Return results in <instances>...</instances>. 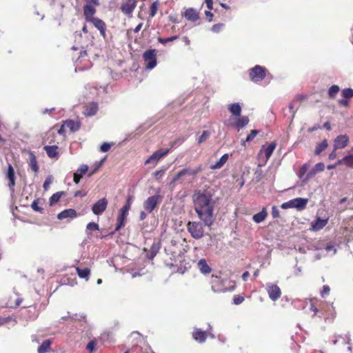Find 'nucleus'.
Returning a JSON list of instances; mask_svg holds the SVG:
<instances>
[{
	"mask_svg": "<svg viewBox=\"0 0 353 353\" xmlns=\"http://www.w3.org/2000/svg\"><path fill=\"white\" fill-rule=\"evenodd\" d=\"M211 190H199L192 195L194 209L205 225L210 228L214 221L216 199Z\"/></svg>",
	"mask_w": 353,
	"mask_h": 353,
	"instance_id": "1",
	"label": "nucleus"
},
{
	"mask_svg": "<svg viewBox=\"0 0 353 353\" xmlns=\"http://www.w3.org/2000/svg\"><path fill=\"white\" fill-rule=\"evenodd\" d=\"M201 165H199L196 168H190L187 167L181 169L173 177L172 180L170 182V184H173L177 181L181 180V181H184L188 180V177L194 178L195 177L199 172L202 171Z\"/></svg>",
	"mask_w": 353,
	"mask_h": 353,
	"instance_id": "2",
	"label": "nucleus"
},
{
	"mask_svg": "<svg viewBox=\"0 0 353 353\" xmlns=\"http://www.w3.org/2000/svg\"><path fill=\"white\" fill-rule=\"evenodd\" d=\"M203 225L200 221H188L187 223V230L191 236L195 239H200L204 235Z\"/></svg>",
	"mask_w": 353,
	"mask_h": 353,
	"instance_id": "3",
	"label": "nucleus"
},
{
	"mask_svg": "<svg viewBox=\"0 0 353 353\" xmlns=\"http://www.w3.org/2000/svg\"><path fill=\"white\" fill-rule=\"evenodd\" d=\"M268 70L265 68L256 65L254 68L250 69L249 75L251 81L253 82H259L262 81L265 77Z\"/></svg>",
	"mask_w": 353,
	"mask_h": 353,
	"instance_id": "4",
	"label": "nucleus"
},
{
	"mask_svg": "<svg viewBox=\"0 0 353 353\" xmlns=\"http://www.w3.org/2000/svg\"><path fill=\"white\" fill-rule=\"evenodd\" d=\"M132 203V198L128 196L125 204L121 208L119 212V214L117 218V224L115 230L118 231L121 227H123L124 221L128 215V211L130 208Z\"/></svg>",
	"mask_w": 353,
	"mask_h": 353,
	"instance_id": "5",
	"label": "nucleus"
},
{
	"mask_svg": "<svg viewBox=\"0 0 353 353\" xmlns=\"http://www.w3.org/2000/svg\"><path fill=\"white\" fill-rule=\"evenodd\" d=\"M143 58L147 69L152 70L157 65V53L155 50H146L143 53Z\"/></svg>",
	"mask_w": 353,
	"mask_h": 353,
	"instance_id": "6",
	"label": "nucleus"
},
{
	"mask_svg": "<svg viewBox=\"0 0 353 353\" xmlns=\"http://www.w3.org/2000/svg\"><path fill=\"white\" fill-rule=\"evenodd\" d=\"M161 202V196L155 194L149 196L143 203V208L148 213H151Z\"/></svg>",
	"mask_w": 353,
	"mask_h": 353,
	"instance_id": "7",
	"label": "nucleus"
},
{
	"mask_svg": "<svg viewBox=\"0 0 353 353\" xmlns=\"http://www.w3.org/2000/svg\"><path fill=\"white\" fill-rule=\"evenodd\" d=\"M266 286L270 299L273 301H277L281 295V290L279 287L271 283H267Z\"/></svg>",
	"mask_w": 353,
	"mask_h": 353,
	"instance_id": "8",
	"label": "nucleus"
},
{
	"mask_svg": "<svg viewBox=\"0 0 353 353\" xmlns=\"http://www.w3.org/2000/svg\"><path fill=\"white\" fill-rule=\"evenodd\" d=\"M169 153V150H159L154 152L145 162V164L153 163L156 165L157 162L163 157L166 156Z\"/></svg>",
	"mask_w": 353,
	"mask_h": 353,
	"instance_id": "9",
	"label": "nucleus"
},
{
	"mask_svg": "<svg viewBox=\"0 0 353 353\" xmlns=\"http://www.w3.org/2000/svg\"><path fill=\"white\" fill-rule=\"evenodd\" d=\"M276 147V143L275 142H272L268 145H263L258 154V157L263 155L266 160H269Z\"/></svg>",
	"mask_w": 353,
	"mask_h": 353,
	"instance_id": "10",
	"label": "nucleus"
},
{
	"mask_svg": "<svg viewBox=\"0 0 353 353\" xmlns=\"http://www.w3.org/2000/svg\"><path fill=\"white\" fill-rule=\"evenodd\" d=\"M107 205L108 200L105 198L99 199L92 205V212L96 215H100L105 210Z\"/></svg>",
	"mask_w": 353,
	"mask_h": 353,
	"instance_id": "11",
	"label": "nucleus"
},
{
	"mask_svg": "<svg viewBox=\"0 0 353 353\" xmlns=\"http://www.w3.org/2000/svg\"><path fill=\"white\" fill-rule=\"evenodd\" d=\"M136 5V0H127L121 4V10L124 14L130 16L134 10Z\"/></svg>",
	"mask_w": 353,
	"mask_h": 353,
	"instance_id": "12",
	"label": "nucleus"
},
{
	"mask_svg": "<svg viewBox=\"0 0 353 353\" xmlns=\"http://www.w3.org/2000/svg\"><path fill=\"white\" fill-rule=\"evenodd\" d=\"M349 143V137L344 135H339L334 139V148L335 150L345 148Z\"/></svg>",
	"mask_w": 353,
	"mask_h": 353,
	"instance_id": "13",
	"label": "nucleus"
},
{
	"mask_svg": "<svg viewBox=\"0 0 353 353\" xmlns=\"http://www.w3.org/2000/svg\"><path fill=\"white\" fill-rule=\"evenodd\" d=\"M96 12L94 6L90 5V3H85L83 7V14L85 16L86 21H90L92 19H95L94 15Z\"/></svg>",
	"mask_w": 353,
	"mask_h": 353,
	"instance_id": "14",
	"label": "nucleus"
},
{
	"mask_svg": "<svg viewBox=\"0 0 353 353\" xmlns=\"http://www.w3.org/2000/svg\"><path fill=\"white\" fill-rule=\"evenodd\" d=\"M89 22H92L93 23V25L94 26V27L99 30L101 35L103 38H105L106 25L103 21H102L101 19H100L99 18H95V19H92V20L90 21Z\"/></svg>",
	"mask_w": 353,
	"mask_h": 353,
	"instance_id": "15",
	"label": "nucleus"
},
{
	"mask_svg": "<svg viewBox=\"0 0 353 353\" xmlns=\"http://www.w3.org/2000/svg\"><path fill=\"white\" fill-rule=\"evenodd\" d=\"M28 154H29V166L34 173H37L39 172V165L36 156L34 155V152L30 150L28 151Z\"/></svg>",
	"mask_w": 353,
	"mask_h": 353,
	"instance_id": "16",
	"label": "nucleus"
},
{
	"mask_svg": "<svg viewBox=\"0 0 353 353\" xmlns=\"http://www.w3.org/2000/svg\"><path fill=\"white\" fill-rule=\"evenodd\" d=\"M7 179L10 181L8 183V187L11 190L12 192L14 191L13 187L15 185V176L14 168H12L11 164L8 165L7 175Z\"/></svg>",
	"mask_w": 353,
	"mask_h": 353,
	"instance_id": "17",
	"label": "nucleus"
},
{
	"mask_svg": "<svg viewBox=\"0 0 353 353\" xmlns=\"http://www.w3.org/2000/svg\"><path fill=\"white\" fill-rule=\"evenodd\" d=\"M88 170V166L87 165H81L79 168L77 170V171L74 174L73 179L74 182L76 184H78L82 177V176L85 174V172Z\"/></svg>",
	"mask_w": 353,
	"mask_h": 353,
	"instance_id": "18",
	"label": "nucleus"
},
{
	"mask_svg": "<svg viewBox=\"0 0 353 353\" xmlns=\"http://www.w3.org/2000/svg\"><path fill=\"white\" fill-rule=\"evenodd\" d=\"M77 215V212L74 209H67L59 213L57 218L59 220H63L67 218H75Z\"/></svg>",
	"mask_w": 353,
	"mask_h": 353,
	"instance_id": "19",
	"label": "nucleus"
},
{
	"mask_svg": "<svg viewBox=\"0 0 353 353\" xmlns=\"http://www.w3.org/2000/svg\"><path fill=\"white\" fill-rule=\"evenodd\" d=\"M187 20L194 22L199 19V14L196 10L192 8L187 9L184 14Z\"/></svg>",
	"mask_w": 353,
	"mask_h": 353,
	"instance_id": "20",
	"label": "nucleus"
},
{
	"mask_svg": "<svg viewBox=\"0 0 353 353\" xmlns=\"http://www.w3.org/2000/svg\"><path fill=\"white\" fill-rule=\"evenodd\" d=\"M197 266L200 272L203 274H209L212 270L204 259H201L199 261Z\"/></svg>",
	"mask_w": 353,
	"mask_h": 353,
	"instance_id": "21",
	"label": "nucleus"
},
{
	"mask_svg": "<svg viewBox=\"0 0 353 353\" xmlns=\"http://www.w3.org/2000/svg\"><path fill=\"white\" fill-rule=\"evenodd\" d=\"M194 339L199 343H203L206 339V332L201 329H196L192 333Z\"/></svg>",
	"mask_w": 353,
	"mask_h": 353,
	"instance_id": "22",
	"label": "nucleus"
},
{
	"mask_svg": "<svg viewBox=\"0 0 353 353\" xmlns=\"http://www.w3.org/2000/svg\"><path fill=\"white\" fill-rule=\"evenodd\" d=\"M98 110V105L95 103L89 104L85 108L83 114L87 117H91L94 115Z\"/></svg>",
	"mask_w": 353,
	"mask_h": 353,
	"instance_id": "23",
	"label": "nucleus"
},
{
	"mask_svg": "<svg viewBox=\"0 0 353 353\" xmlns=\"http://www.w3.org/2000/svg\"><path fill=\"white\" fill-rule=\"evenodd\" d=\"M228 157L229 155L228 154H223L217 162L210 165V168L212 170L220 169L227 162Z\"/></svg>",
	"mask_w": 353,
	"mask_h": 353,
	"instance_id": "24",
	"label": "nucleus"
},
{
	"mask_svg": "<svg viewBox=\"0 0 353 353\" xmlns=\"http://www.w3.org/2000/svg\"><path fill=\"white\" fill-rule=\"evenodd\" d=\"M64 126L70 129L71 132H76L80 128V123L73 120H67L64 122Z\"/></svg>",
	"mask_w": 353,
	"mask_h": 353,
	"instance_id": "25",
	"label": "nucleus"
},
{
	"mask_svg": "<svg viewBox=\"0 0 353 353\" xmlns=\"http://www.w3.org/2000/svg\"><path fill=\"white\" fill-rule=\"evenodd\" d=\"M58 147L57 145H46L44 150L50 158H55L58 157Z\"/></svg>",
	"mask_w": 353,
	"mask_h": 353,
	"instance_id": "26",
	"label": "nucleus"
},
{
	"mask_svg": "<svg viewBox=\"0 0 353 353\" xmlns=\"http://www.w3.org/2000/svg\"><path fill=\"white\" fill-rule=\"evenodd\" d=\"M267 215H268V213L265 210V208H263V210L261 212L255 214L252 216V219L255 223H259L265 219Z\"/></svg>",
	"mask_w": 353,
	"mask_h": 353,
	"instance_id": "27",
	"label": "nucleus"
},
{
	"mask_svg": "<svg viewBox=\"0 0 353 353\" xmlns=\"http://www.w3.org/2000/svg\"><path fill=\"white\" fill-rule=\"evenodd\" d=\"M292 201L294 208L302 210L305 207L307 203V199L303 198H296L292 199Z\"/></svg>",
	"mask_w": 353,
	"mask_h": 353,
	"instance_id": "28",
	"label": "nucleus"
},
{
	"mask_svg": "<svg viewBox=\"0 0 353 353\" xmlns=\"http://www.w3.org/2000/svg\"><path fill=\"white\" fill-rule=\"evenodd\" d=\"M303 99L302 96H297L289 105V109L291 112H292V116L294 117L295 112L298 109V103L301 101Z\"/></svg>",
	"mask_w": 353,
	"mask_h": 353,
	"instance_id": "29",
	"label": "nucleus"
},
{
	"mask_svg": "<svg viewBox=\"0 0 353 353\" xmlns=\"http://www.w3.org/2000/svg\"><path fill=\"white\" fill-rule=\"evenodd\" d=\"M228 110L234 116H240L241 107L239 103H234L229 105Z\"/></svg>",
	"mask_w": 353,
	"mask_h": 353,
	"instance_id": "30",
	"label": "nucleus"
},
{
	"mask_svg": "<svg viewBox=\"0 0 353 353\" xmlns=\"http://www.w3.org/2000/svg\"><path fill=\"white\" fill-rule=\"evenodd\" d=\"M76 270L78 276L81 279H85L88 280L89 276L90 274V270L89 268H80L79 267L76 268Z\"/></svg>",
	"mask_w": 353,
	"mask_h": 353,
	"instance_id": "31",
	"label": "nucleus"
},
{
	"mask_svg": "<svg viewBox=\"0 0 353 353\" xmlns=\"http://www.w3.org/2000/svg\"><path fill=\"white\" fill-rule=\"evenodd\" d=\"M327 223V219H321L320 218H318L313 223H312V228L314 230H319L323 228Z\"/></svg>",
	"mask_w": 353,
	"mask_h": 353,
	"instance_id": "32",
	"label": "nucleus"
},
{
	"mask_svg": "<svg viewBox=\"0 0 353 353\" xmlns=\"http://www.w3.org/2000/svg\"><path fill=\"white\" fill-rule=\"evenodd\" d=\"M339 165L343 164L347 167H353V154H349L338 161Z\"/></svg>",
	"mask_w": 353,
	"mask_h": 353,
	"instance_id": "33",
	"label": "nucleus"
},
{
	"mask_svg": "<svg viewBox=\"0 0 353 353\" xmlns=\"http://www.w3.org/2000/svg\"><path fill=\"white\" fill-rule=\"evenodd\" d=\"M51 341L46 340L44 341L41 345L38 347L37 352L38 353H47L49 352L50 349Z\"/></svg>",
	"mask_w": 353,
	"mask_h": 353,
	"instance_id": "34",
	"label": "nucleus"
},
{
	"mask_svg": "<svg viewBox=\"0 0 353 353\" xmlns=\"http://www.w3.org/2000/svg\"><path fill=\"white\" fill-rule=\"evenodd\" d=\"M328 146L327 141L324 139L321 143H318L314 150L315 155H319L323 150H325Z\"/></svg>",
	"mask_w": 353,
	"mask_h": 353,
	"instance_id": "35",
	"label": "nucleus"
},
{
	"mask_svg": "<svg viewBox=\"0 0 353 353\" xmlns=\"http://www.w3.org/2000/svg\"><path fill=\"white\" fill-rule=\"evenodd\" d=\"M310 165L309 163H305L303 164L301 168H300L299 172H298V176L303 181L305 179L307 173L308 172V170L310 169Z\"/></svg>",
	"mask_w": 353,
	"mask_h": 353,
	"instance_id": "36",
	"label": "nucleus"
},
{
	"mask_svg": "<svg viewBox=\"0 0 353 353\" xmlns=\"http://www.w3.org/2000/svg\"><path fill=\"white\" fill-rule=\"evenodd\" d=\"M10 322H12V326L15 325L17 323L16 318L9 316L7 317H2L0 316V326L6 325Z\"/></svg>",
	"mask_w": 353,
	"mask_h": 353,
	"instance_id": "37",
	"label": "nucleus"
},
{
	"mask_svg": "<svg viewBox=\"0 0 353 353\" xmlns=\"http://www.w3.org/2000/svg\"><path fill=\"white\" fill-rule=\"evenodd\" d=\"M248 122H249L248 117L244 116V117H242L237 119V121L235 123L234 126H236L238 128H243L248 123Z\"/></svg>",
	"mask_w": 353,
	"mask_h": 353,
	"instance_id": "38",
	"label": "nucleus"
},
{
	"mask_svg": "<svg viewBox=\"0 0 353 353\" xmlns=\"http://www.w3.org/2000/svg\"><path fill=\"white\" fill-rule=\"evenodd\" d=\"M159 6V3L158 1H156L151 4L150 8V16L151 17H153L156 15Z\"/></svg>",
	"mask_w": 353,
	"mask_h": 353,
	"instance_id": "39",
	"label": "nucleus"
},
{
	"mask_svg": "<svg viewBox=\"0 0 353 353\" xmlns=\"http://www.w3.org/2000/svg\"><path fill=\"white\" fill-rule=\"evenodd\" d=\"M63 194V192H58L53 194L50 199V205H53V204L56 203L57 202H58L60 200L61 195Z\"/></svg>",
	"mask_w": 353,
	"mask_h": 353,
	"instance_id": "40",
	"label": "nucleus"
},
{
	"mask_svg": "<svg viewBox=\"0 0 353 353\" xmlns=\"http://www.w3.org/2000/svg\"><path fill=\"white\" fill-rule=\"evenodd\" d=\"M259 133V130H253L251 131V132L248 135L245 141H242V145H245V142H250L251 141H252L254 137L258 134Z\"/></svg>",
	"mask_w": 353,
	"mask_h": 353,
	"instance_id": "41",
	"label": "nucleus"
},
{
	"mask_svg": "<svg viewBox=\"0 0 353 353\" xmlns=\"http://www.w3.org/2000/svg\"><path fill=\"white\" fill-rule=\"evenodd\" d=\"M339 91V87L336 85H332L329 90L328 94L330 98H334Z\"/></svg>",
	"mask_w": 353,
	"mask_h": 353,
	"instance_id": "42",
	"label": "nucleus"
},
{
	"mask_svg": "<svg viewBox=\"0 0 353 353\" xmlns=\"http://www.w3.org/2000/svg\"><path fill=\"white\" fill-rule=\"evenodd\" d=\"M210 132L208 130H204L202 134L198 138V144H201L203 142L207 140L210 137Z\"/></svg>",
	"mask_w": 353,
	"mask_h": 353,
	"instance_id": "43",
	"label": "nucleus"
},
{
	"mask_svg": "<svg viewBox=\"0 0 353 353\" xmlns=\"http://www.w3.org/2000/svg\"><path fill=\"white\" fill-rule=\"evenodd\" d=\"M179 38L178 36L175 35V36H172V37H168V38H161V37H159L158 39V41L162 44H165L167 43L168 42H170V41H173L174 40H176L177 39Z\"/></svg>",
	"mask_w": 353,
	"mask_h": 353,
	"instance_id": "44",
	"label": "nucleus"
},
{
	"mask_svg": "<svg viewBox=\"0 0 353 353\" xmlns=\"http://www.w3.org/2000/svg\"><path fill=\"white\" fill-rule=\"evenodd\" d=\"M342 96L345 99H350L353 97V89L352 88H345L342 91Z\"/></svg>",
	"mask_w": 353,
	"mask_h": 353,
	"instance_id": "45",
	"label": "nucleus"
},
{
	"mask_svg": "<svg viewBox=\"0 0 353 353\" xmlns=\"http://www.w3.org/2000/svg\"><path fill=\"white\" fill-rule=\"evenodd\" d=\"M53 176L52 175H49L46 177L44 183H43V189L45 190H48V188L50 186V185L52 183L53 181Z\"/></svg>",
	"mask_w": 353,
	"mask_h": 353,
	"instance_id": "46",
	"label": "nucleus"
},
{
	"mask_svg": "<svg viewBox=\"0 0 353 353\" xmlns=\"http://www.w3.org/2000/svg\"><path fill=\"white\" fill-rule=\"evenodd\" d=\"M99 229V225L94 222L89 223L86 226L87 230H98Z\"/></svg>",
	"mask_w": 353,
	"mask_h": 353,
	"instance_id": "47",
	"label": "nucleus"
},
{
	"mask_svg": "<svg viewBox=\"0 0 353 353\" xmlns=\"http://www.w3.org/2000/svg\"><path fill=\"white\" fill-rule=\"evenodd\" d=\"M316 173L317 172L314 169H312L311 170L308 171L305 179H303V182H307L310 179L315 176Z\"/></svg>",
	"mask_w": 353,
	"mask_h": 353,
	"instance_id": "48",
	"label": "nucleus"
},
{
	"mask_svg": "<svg viewBox=\"0 0 353 353\" xmlns=\"http://www.w3.org/2000/svg\"><path fill=\"white\" fill-rule=\"evenodd\" d=\"M317 173L323 172L325 169V165L323 163H318L315 165L313 168Z\"/></svg>",
	"mask_w": 353,
	"mask_h": 353,
	"instance_id": "49",
	"label": "nucleus"
},
{
	"mask_svg": "<svg viewBox=\"0 0 353 353\" xmlns=\"http://www.w3.org/2000/svg\"><path fill=\"white\" fill-rule=\"evenodd\" d=\"M31 207L32 208L36 211V212H41L43 211V208H40L39 205H38V201L37 200H34L32 205H31Z\"/></svg>",
	"mask_w": 353,
	"mask_h": 353,
	"instance_id": "50",
	"label": "nucleus"
},
{
	"mask_svg": "<svg viewBox=\"0 0 353 353\" xmlns=\"http://www.w3.org/2000/svg\"><path fill=\"white\" fill-rule=\"evenodd\" d=\"M223 24L222 23H217V24H214L212 27V31L213 32H219L221 31V30L223 28Z\"/></svg>",
	"mask_w": 353,
	"mask_h": 353,
	"instance_id": "51",
	"label": "nucleus"
},
{
	"mask_svg": "<svg viewBox=\"0 0 353 353\" xmlns=\"http://www.w3.org/2000/svg\"><path fill=\"white\" fill-rule=\"evenodd\" d=\"M111 145H112L110 143H103L101 145L100 150L103 152H108L110 149Z\"/></svg>",
	"mask_w": 353,
	"mask_h": 353,
	"instance_id": "52",
	"label": "nucleus"
},
{
	"mask_svg": "<svg viewBox=\"0 0 353 353\" xmlns=\"http://www.w3.org/2000/svg\"><path fill=\"white\" fill-rule=\"evenodd\" d=\"M258 160H259V163H258L259 167L264 166L268 161V160L265 159V158L263 157V155H262L261 157H258Z\"/></svg>",
	"mask_w": 353,
	"mask_h": 353,
	"instance_id": "53",
	"label": "nucleus"
},
{
	"mask_svg": "<svg viewBox=\"0 0 353 353\" xmlns=\"http://www.w3.org/2000/svg\"><path fill=\"white\" fill-rule=\"evenodd\" d=\"M330 291V288L328 285H323V289L321 292V295L322 297H324L325 295L328 294Z\"/></svg>",
	"mask_w": 353,
	"mask_h": 353,
	"instance_id": "54",
	"label": "nucleus"
},
{
	"mask_svg": "<svg viewBox=\"0 0 353 353\" xmlns=\"http://www.w3.org/2000/svg\"><path fill=\"white\" fill-rule=\"evenodd\" d=\"M281 208H283V209H287V208H294V203H293V201H292V199L288 201V202H285L283 203L282 205H281Z\"/></svg>",
	"mask_w": 353,
	"mask_h": 353,
	"instance_id": "55",
	"label": "nucleus"
},
{
	"mask_svg": "<svg viewBox=\"0 0 353 353\" xmlns=\"http://www.w3.org/2000/svg\"><path fill=\"white\" fill-rule=\"evenodd\" d=\"M164 173H165V170H157L156 172H154L153 175L157 179H158L161 178L164 175Z\"/></svg>",
	"mask_w": 353,
	"mask_h": 353,
	"instance_id": "56",
	"label": "nucleus"
},
{
	"mask_svg": "<svg viewBox=\"0 0 353 353\" xmlns=\"http://www.w3.org/2000/svg\"><path fill=\"white\" fill-rule=\"evenodd\" d=\"M244 301V298L241 296H236L233 299V303L235 305H239Z\"/></svg>",
	"mask_w": 353,
	"mask_h": 353,
	"instance_id": "57",
	"label": "nucleus"
},
{
	"mask_svg": "<svg viewBox=\"0 0 353 353\" xmlns=\"http://www.w3.org/2000/svg\"><path fill=\"white\" fill-rule=\"evenodd\" d=\"M95 342L94 341H91L87 345L86 349L90 352H93L94 350Z\"/></svg>",
	"mask_w": 353,
	"mask_h": 353,
	"instance_id": "58",
	"label": "nucleus"
},
{
	"mask_svg": "<svg viewBox=\"0 0 353 353\" xmlns=\"http://www.w3.org/2000/svg\"><path fill=\"white\" fill-rule=\"evenodd\" d=\"M272 214L274 218H277L279 216V211L276 206L272 207Z\"/></svg>",
	"mask_w": 353,
	"mask_h": 353,
	"instance_id": "59",
	"label": "nucleus"
},
{
	"mask_svg": "<svg viewBox=\"0 0 353 353\" xmlns=\"http://www.w3.org/2000/svg\"><path fill=\"white\" fill-rule=\"evenodd\" d=\"M255 176H256V178L257 179L258 181H260L263 176V171L261 169H258L256 170L255 173H254Z\"/></svg>",
	"mask_w": 353,
	"mask_h": 353,
	"instance_id": "60",
	"label": "nucleus"
},
{
	"mask_svg": "<svg viewBox=\"0 0 353 353\" xmlns=\"http://www.w3.org/2000/svg\"><path fill=\"white\" fill-rule=\"evenodd\" d=\"M86 3H90V5L94 6H99L100 5L99 0H85Z\"/></svg>",
	"mask_w": 353,
	"mask_h": 353,
	"instance_id": "61",
	"label": "nucleus"
},
{
	"mask_svg": "<svg viewBox=\"0 0 353 353\" xmlns=\"http://www.w3.org/2000/svg\"><path fill=\"white\" fill-rule=\"evenodd\" d=\"M325 250L327 252L333 251V254L336 252V249L332 245H327L325 247Z\"/></svg>",
	"mask_w": 353,
	"mask_h": 353,
	"instance_id": "62",
	"label": "nucleus"
},
{
	"mask_svg": "<svg viewBox=\"0 0 353 353\" xmlns=\"http://www.w3.org/2000/svg\"><path fill=\"white\" fill-rule=\"evenodd\" d=\"M205 2L206 3V6L208 8V10H212L213 7V2L212 0H205Z\"/></svg>",
	"mask_w": 353,
	"mask_h": 353,
	"instance_id": "63",
	"label": "nucleus"
},
{
	"mask_svg": "<svg viewBox=\"0 0 353 353\" xmlns=\"http://www.w3.org/2000/svg\"><path fill=\"white\" fill-rule=\"evenodd\" d=\"M336 150L334 148V150L329 154V159L330 160H334L336 159Z\"/></svg>",
	"mask_w": 353,
	"mask_h": 353,
	"instance_id": "64",
	"label": "nucleus"
}]
</instances>
